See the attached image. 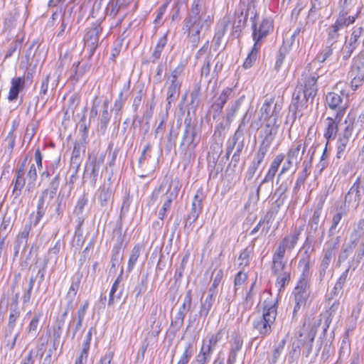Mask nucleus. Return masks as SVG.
<instances>
[{
    "label": "nucleus",
    "instance_id": "obj_5",
    "mask_svg": "<svg viewBox=\"0 0 364 364\" xmlns=\"http://www.w3.org/2000/svg\"><path fill=\"white\" fill-rule=\"evenodd\" d=\"M329 108L336 111V119L341 121L348 105V95L344 91L340 93L329 92L326 97Z\"/></svg>",
    "mask_w": 364,
    "mask_h": 364
},
{
    "label": "nucleus",
    "instance_id": "obj_6",
    "mask_svg": "<svg viewBox=\"0 0 364 364\" xmlns=\"http://www.w3.org/2000/svg\"><path fill=\"white\" fill-rule=\"evenodd\" d=\"M26 160L21 164V167L17 171L16 179L14 185V191H18L19 192L25 186L26 180H27V190L30 192L33 190L36 186V181L37 179V171L35 164L31 165L29 170L26 175V178H24V166Z\"/></svg>",
    "mask_w": 364,
    "mask_h": 364
},
{
    "label": "nucleus",
    "instance_id": "obj_14",
    "mask_svg": "<svg viewBox=\"0 0 364 364\" xmlns=\"http://www.w3.org/2000/svg\"><path fill=\"white\" fill-rule=\"evenodd\" d=\"M345 123L347 125L343 131V136L338 139L337 142L336 155L338 158H341L344 155L346 146L353 133L354 124L353 118H351L348 116V118L346 119Z\"/></svg>",
    "mask_w": 364,
    "mask_h": 364
},
{
    "label": "nucleus",
    "instance_id": "obj_50",
    "mask_svg": "<svg viewBox=\"0 0 364 364\" xmlns=\"http://www.w3.org/2000/svg\"><path fill=\"white\" fill-rule=\"evenodd\" d=\"M242 344H243V341H242V338L238 335H235V336L232 337V338L230 341V350L238 353L241 350V348L242 347Z\"/></svg>",
    "mask_w": 364,
    "mask_h": 364
},
{
    "label": "nucleus",
    "instance_id": "obj_61",
    "mask_svg": "<svg viewBox=\"0 0 364 364\" xmlns=\"http://www.w3.org/2000/svg\"><path fill=\"white\" fill-rule=\"evenodd\" d=\"M50 186V187L48 190V193L50 197L53 198L55 195L59 186V176L58 175L51 181Z\"/></svg>",
    "mask_w": 364,
    "mask_h": 364
},
{
    "label": "nucleus",
    "instance_id": "obj_28",
    "mask_svg": "<svg viewBox=\"0 0 364 364\" xmlns=\"http://www.w3.org/2000/svg\"><path fill=\"white\" fill-rule=\"evenodd\" d=\"M34 283H35V279L32 277L28 280L25 279L23 281V285L24 286V292L22 296L23 307L26 306L30 303L31 297V291L33 288Z\"/></svg>",
    "mask_w": 364,
    "mask_h": 364
},
{
    "label": "nucleus",
    "instance_id": "obj_31",
    "mask_svg": "<svg viewBox=\"0 0 364 364\" xmlns=\"http://www.w3.org/2000/svg\"><path fill=\"white\" fill-rule=\"evenodd\" d=\"M48 194V189L44 190L40 196L37 205V213L34 225H36L42 217L45 215L46 208L44 207L45 199Z\"/></svg>",
    "mask_w": 364,
    "mask_h": 364
},
{
    "label": "nucleus",
    "instance_id": "obj_8",
    "mask_svg": "<svg viewBox=\"0 0 364 364\" xmlns=\"http://www.w3.org/2000/svg\"><path fill=\"white\" fill-rule=\"evenodd\" d=\"M102 31V27L100 24H93L92 26L87 29L85 36V49L87 50L89 55V58H91L98 46L99 34Z\"/></svg>",
    "mask_w": 364,
    "mask_h": 364
},
{
    "label": "nucleus",
    "instance_id": "obj_15",
    "mask_svg": "<svg viewBox=\"0 0 364 364\" xmlns=\"http://www.w3.org/2000/svg\"><path fill=\"white\" fill-rule=\"evenodd\" d=\"M302 228H295L279 242L276 251L285 255L286 250L291 251L297 244Z\"/></svg>",
    "mask_w": 364,
    "mask_h": 364
},
{
    "label": "nucleus",
    "instance_id": "obj_42",
    "mask_svg": "<svg viewBox=\"0 0 364 364\" xmlns=\"http://www.w3.org/2000/svg\"><path fill=\"white\" fill-rule=\"evenodd\" d=\"M140 253H141L140 246L135 245L132 250V252H131V255L129 256V259L128 261L127 269H128L129 272H131L133 269V268L140 255Z\"/></svg>",
    "mask_w": 364,
    "mask_h": 364
},
{
    "label": "nucleus",
    "instance_id": "obj_17",
    "mask_svg": "<svg viewBox=\"0 0 364 364\" xmlns=\"http://www.w3.org/2000/svg\"><path fill=\"white\" fill-rule=\"evenodd\" d=\"M279 125L277 123H266L259 132L261 142L259 145L270 148L278 132Z\"/></svg>",
    "mask_w": 364,
    "mask_h": 364
},
{
    "label": "nucleus",
    "instance_id": "obj_1",
    "mask_svg": "<svg viewBox=\"0 0 364 364\" xmlns=\"http://www.w3.org/2000/svg\"><path fill=\"white\" fill-rule=\"evenodd\" d=\"M318 77L316 75L303 74L299 81L292 97L291 105L296 111H300L306 107L309 100L312 101L317 92L316 85Z\"/></svg>",
    "mask_w": 364,
    "mask_h": 364
},
{
    "label": "nucleus",
    "instance_id": "obj_43",
    "mask_svg": "<svg viewBox=\"0 0 364 364\" xmlns=\"http://www.w3.org/2000/svg\"><path fill=\"white\" fill-rule=\"evenodd\" d=\"M200 24H186V30L188 31V35L191 38V41L193 43L198 42L199 39V34L200 32Z\"/></svg>",
    "mask_w": 364,
    "mask_h": 364
},
{
    "label": "nucleus",
    "instance_id": "obj_4",
    "mask_svg": "<svg viewBox=\"0 0 364 364\" xmlns=\"http://www.w3.org/2000/svg\"><path fill=\"white\" fill-rule=\"evenodd\" d=\"M252 38L255 43L244 62L243 66L246 69L250 68L252 65L253 62L256 60L260 48L259 42L268 35L272 27L271 24H252Z\"/></svg>",
    "mask_w": 364,
    "mask_h": 364
},
{
    "label": "nucleus",
    "instance_id": "obj_32",
    "mask_svg": "<svg viewBox=\"0 0 364 364\" xmlns=\"http://www.w3.org/2000/svg\"><path fill=\"white\" fill-rule=\"evenodd\" d=\"M257 14L255 11L254 8L248 7L245 11H240V14H237V23H247L248 18L251 23H255L256 21Z\"/></svg>",
    "mask_w": 364,
    "mask_h": 364
},
{
    "label": "nucleus",
    "instance_id": "obj_29",
    "mask_svg": "<svg viewBox=\"0 0 364 364\" xmlns=\"http://www.w3.org/2000/svg\"><path fill=\"white\" fill-rule=\"evenodd\" d=\"M109 101L106 100L103 102V110L100 116V125L102 130H105L111 118V112L109 111Z\"/></svg>",
    "mask_w": 364,
    "mask_h": 364
},
{
    "label": "nucleus",
    "instance_id": "obj_27",
    "mask_svg": "<svg viewBox=\"0 0 364 364\" xmlns=\"http://www.w3.org/2000/svg\"><path fill=\"white\" fill-rule=\"evenodd\" d=\"M102 162V159L97 161L96 159H94L86 166L85 173L86 174H90L92 182L94 183H96L100 168Z\"/></svg>",
    "mask_w": 364,
    "mask_h": 364
},
{
    "label": "nucleus",
    "instance_id": "obj_36",
    "mask_svg": "<svg viewBox=\"0 0 364 364\" xmlns=\"http://www.w3.org/2000/svg\"><path fill=\"white\" fill-rule=\"evenodd\" d=\"M222 338L223 333L222 331L220 330L215 333L208 334L207 337L203 340V342L208 346L210 347L213 350H214L215 347L218 345Z\"/></svg>",
    "mask_w": 364,
    "mask_h": 364
},
{
    "label": "nucleus",
    "instance_id": "obj_18",
    "mask_svg": "<svg viewBox=\"0 0 364 364\" xmlns=\"http://www.w3.org/2000/svg\"><path fill=\"white\" fill-rule=\"evenodd\" d=\"M298 267L301 269V273L297 282L298 285L309 287L310 271V255L306 251L299 261Z\"/></svg>",
    "mask_w": 364,
    "mask_h": 364
},
{
    "label": "nucleus",
    "instance_id": "obj_21",
    "mask_svg": "<svg viewBox=\"0 0 364 364\" xmlns=\"http://www.w3.org/2000/svg\"><path fill=\"white\" fill-rule=\"evenodd\" d=\"M198 143L196 128L191 124H188L184 132L181 146L185 147L187 151H192L195 149Z\"/></svg>",
    "mask_w": 364,
    "mask_h": 364
},
{
    "label": "nucleus",
    "instance_id": "obj_62",
    "mask_svg": "<svg viewBox=\"0 0 364 364\" xmlns=\"http://www.w3.org/2000/svg\"><path fill=\"white\" fill-rule=\"evenodd\" d=\"M87 203V198L85 196H82L78 199L75 209V211L77 215L81 214L83 212V209Z\"/></svg>",
    "mask_w": 364,
    "mask_h": 364
},
{
    "label": "nucleus",
    "instance_id": "obj_19",
    "mask_svg": "<svg viewBox=\"0 0 364 364\" xmlns=\"http://www.w3.org/2000/svg\"><path fill=\"white\" fill-rule=\"evenodd\" d=\"M203 199V191L202 189H198L193 197L191 208L187 217V220L190 222V224L196 222L199 215L200 214L202 210Z\"/></svg>",
    "mask_w": 364,
    "mask_h": 364
},
{
    "label": "nucleus",
    "instance_id": "obj_48",
    "mask_svg": "<svg viewBox=\"0 0 364 364\" xmlns=\"http://www.w3.org/2000/svg\"><path fill=\"white\" fill-rule=\"evenodd\" d=\"M184 70V66L182 64L178 65L171 73L168 79V82H181L179 77L181 75Z\"/></svg>",
    "mask_w": 364,
    "mask_h": 364
},
{
    "label": "nucleus",
    "instance_id": "obj_44",
    "mask_svg": "<svg viewBox=\"0 0 364 364\" xmlns=\"http://www.w3.org/2000/svg\"><path fill=\"white\" fill-rule=\"evenodd\" d=\"M166 190L167 188H166V186L164 184H161L157 188L154 189L151 196L152 203H155L159 200L162 201L166 195Z\"/></svg>",
    "mask_w": 364,
    "mask_h": 364
},
{
    "label": "nucleus",
    "instance_id": "obj_57",
    "mask_svg": "<svg viewBox=\"0 0 364 364\" xmlns=\"http://www.w3.org/2000/svg\"><path fill=\"white\" fill-rule=\"evenodd\" d=\"M82 322L77 321L76 317H73L69 323V328L73 331V338L75 337L77 332L81 328Z\"/></svg>",
    "mask_w": 364,
    "mask_h": 364
},
{
    "label": "nucleus",
    "instance_id": "obj_40",
    "mask_svg": "<svg viewBox=\"0 0 364 364\" xmlns=\"http://www.w3.org/2000/svg\"><path fill=\"white\" fill-rule=\"evenodd\" d=\"M350 268V265L349 264L348 268L340 275L332 291L333 294H338L342 290L346 282Z\"/></svg>",
    "mask_w": 364,
    "mask_h": 364
},
{
    "label": "nucleus",
    "instance_id": "obj_46",
    "mask_svg": "<svg viewBox=\"0 0 364 364\" xmlns=\"http://www.w3.org/2000/svg\"><path fill=\"white\" fill-rule=\"evenodd\" d=\"M309 173V165L306 161H304V168L302 171L299 173L296 181V188H299L301 185L304 184Z\"/></svg>",
    "mask_w": 364,
    "mask_h": 364
},
{
    "label": "nucleus",
    "instance_id": "obj_38",
    "mask_svg": "<svg viewBox=\"0 0 364 364\" xmlns=\"http://www.w3.org/2000/svg\"><path fill=\"white\" fill-rule=\"evenodd\" d=\"M81 280V276L80 274H75L73 279L72 284L68 290L67 297L69 299L70 302H72L77 294L79 289L80 283Z\"/></svg>",
    "mask_w": 364,
    "mask_h": 364
},
{
    "label": "nucleus",
    "instance_id": "obj_7",
    "mask_svg": "<svg viewBox=\"0 0 364 364\" xmlns=\"http://www.w3.org/2000/svg\"><path fill=\"white\" fill-rule=\"evenodd\" d=\"M282 108L280 101L274 102V99H267L264 102L261 109V117L266 123H277V120Z\"/></svg>",
    "mask_w": 364,
    "mask_h": 364
},
{
    "label": "nucleus",
    "instance_id": "obj_13",
    "mask_svg": "<svg viewBox=\"0 0 364 364\" xmlns=\"http://www.w3.org/2000/svg\"><path fill=\"white\" fill-rule=\"evenodd\" d=\"M308 140H297L294 141L287 154V158L293 161L295 165L300 163L308 146Z\"/></svg>",
    "mask_w": 364,
    "mask_h": 364
},
{
    "label": "nucleus",
    "instance_id": "obj_60",
    "mask_svg": "<svg viewBox=\"0 0 364 364\" xmlns=\"http://www.w3.org/2000/svg\"><path fill=\"white\" fill-rule=\"evenodd\" d=\"M342 217H343V213H340V212L337 213L336 214H335L333 215V219H332V224L329 229V232L331 235H333L335 233V230L337 228L338 225L341 222Z\"/></svg>",
    "mask_w": 364,
    "mask_h": 364
},
{
    "label": "nucleus",
    "instance_id": "obj_58",
    "mask_svg": "<svg viewBox=\"0 0 364 364\" xmlns=\"http://www.w3.org/2000/svg\"><path fill=\"white\" fill-rule=\"evenodd\" d=\"M16 138V134H13V132H9L8 135L6 136L4 141L6 143V149L10 152L12 151L14 146H15V141Z\"/></svg>",
    "mask_w": 364,
    "mask_h": 364
},
{
    "label": "nucleus",
    "instance_id": "obj_22",
    "mask_svg": "<svg viewBox=\"0 0 364 364\" xmlns=\"http://www.w3.org/2000/svg\"><path fill=\"white\" fill-rule=\"evenodd\" d=\"M363 28L359 26H355L353 28V31L350 36V39L346 43L344 48L343 53L344 57L348 58L350 56L353 50L358 46V39L361 35Z\"/></svg>",
    "mask_w": 364,
    "mask_h": 364
},
{
    "label": "nucleus",
    "instance_id": "obj_20",
    "mask_svg": "<svg viewBox=\"0 0 364 364\" xmlns=\"http://www.w3.org/2000/svg\"><path fill=\"white\" fill-rule=\"evenodd\" d=\"M284 157H285L284 154H279L274 157V159H273V161H272V163L270 164V166L269 168V170H268L266 176H264V178L262 181L260 185L257 188V195H259V193L262 185L273 181L274 178L276 173H277L282 162L284 159Z\"/></svg>",
    "mask_w": 364,
    "mask_h": 364
},
{
    "label": "nucleus",
    "instance_id": "obj_52",
    "mask_svg": "<svg viewBox=\"0 0 364 364\" xmlns=\"http://www.w3.org/2000/svg\"><path fill=\"white\" fill-rule=\"evenodd\" d=\"M124 100L123 99V92L119 94L118 98L115 100L113 106V110L115 113L116 117H120V112L124 106Z\"/></svg>",
    "mask_w": 364,
    "mask_h": 364
},
{
    "label": "nucleus",
    "instance_id": "obj_26",
    "mask_svg": "<svg viewBox=\"0 0 364 364\" xmlns=\"http://www.w3.org/2000/svg\"><path fill=\"white\" fill-rule=\"evenodd\" d=\"M326 121L327 127L324 133V137L327 141H330L335 139L338 132V124L340 122V121L336 119V116H334V117H327Z\"/></svg>",
    "mask_w": 364,
    "mask_h": 364
},
{
    "label": "nucleus",
    "instance_id": "obj_49",
    "mask_svg": "<svg viewBox=\"0 0 364 364\" xmlns=\"http://www.w3.org/2000/svg\"><path fill=\"white\" fill-rule=\"evenodd\" d=\"M286 341L285 340H282L279 344L274 348L273 353H272V358L271 361V364H276L277 362L278 358L280 357L282 352L284 348Z\"/></svg>",
    "mask_w": 364,
    "mask_h": 364
},
{
    "label": "nucleus",
    "instance_id": "obj_24",
    "mask_svg": "<svg viewBox=\"0 0 364 364\" xmlns=\"http://www.w3.org/2000/svg\"><path fill=\"white\" fill-rule=\"evenodd\" d=\"M233 97V90L230 87L225 88L220 96L216 99L213 107L217 112H221L227 101Z\"/></svg>",
    "mask_w": 364,
    "mask_h": 364
},
{
    "label": "nucleus",
    "instance_id": "obj_3",
    "mask_svg": "<svg viewBox=\"0 0 364 364\" xmlns=\"http://www.w3.org/2000/svg\"><path fill=\"white\" fill-rule=\"evenodd\" d=\"M284 254L275 250L272 257V273L277 277L276 286L281 291L290 281V272L284 260Z\"/></svg>",
    "mask_w": 364,
    "mask_h": 364
},
{
    "label": "nucleus",
    "instance_id": "obj_41",
    "mask_svg": "<svg viewBox=\"0 0 364 364\" xmlns=\"http://www.w3.org/2000/svg\"><path fill=\"white\" fill-rule=\"evenodd\" d=\"M21 311L19 309L14 308L9 309V316L8 320V328L9 330H13L16 326V322L19 318Z\"/></svg>",
    "mask_w": 364,
    "mask_h": 364
},
{
    "label": "nucleus",
    "instance_id": "obj_45",
    "mask_svg": "<svg viewBox=\"0 0 364 364\" xmlns=\"http://www.w3.org/2000/svg\"><path fill=\"white\" fill-rule=\"evenodd\" d=\"M244 96L239 98L237 100H236L233 104L231 105V106L227 109V119L228 121H232L234 118L235 113L240 108L242 102L243 100Z\"/></svg>",
    "mask_w": 364,
    "mask_h": 364
},
{
    "label": "nucleus",
    "instance_id": "obj_34",
    "mask_svg": "<svg viewBox=\"0 0 364 364\" xmlns=\"http://www.w3.org/2000/svg\"><path fill=\"white\" fill-rule=\"evenodd\" d=\"M121 281H122V277L120 276H119L112 284V287L110 292H109V301H108L109 306H112L114 303L115 299H119L122 296V290H120L119 292L117 293Z\"/></svg>",
    "mask_w": 364,
    "mask_h": 364
},
{
    "label": "nucleus",
    "instance_id": "obj_37",
    "mask_svg": "<svg viewBox=\"0 0 364 364\" xmlns=\"http://www.w3.org/2000/svg\"><path fill=\"white\" fill-rule=\"evenodd\" d=\"M252 252V248L246 247L240 252L238 257V267L240 269H244L245 267L250 264Z\"/></svg>",
    "mask_w": 364,
    "mask_h": 364
},
{
    "label": "nucleus",
    "instance_id": "obj_55",
    "mask_svg": "<svg viewBox=\"0 0 364 364\" xmlns=\"http://www.w3.org/2000/svg\"><path fill=\"white\" fill-rule=\"evenodd\" d=\"M364 80V73H359L355 75L351 80L350 85L353 90H356L359 87Z\"/></svg>",
    "mask_w": 364,
    "mask_h": 364
},
{
    "label": "nucleus",
    "instance_id": "obj_35",
    "mask_svg": "<svg viewBox=\"0 0 364 364\" xmlns=\"http://www.w3.org/2000/svg\"><path fill=\"white\" fill-rule=\"evenodd\" d=\"M167 43L166 34L164 35L161 38H159L158 43L156 44L154 50L150 57V61L152 63H155L156 60H158L161 55V52L164 50L166 44Z\"/></svg>",
    "mask_w": 364,
    "mask_h": 364
},
{
    "label": "nucleus",
    "instance_id": "obj_56",
    "mask_svg": "<svg viewBox=\"0 0 364 364\" xmlns=\"http://www.w3.org/2000/svg\"><path fill=\"white\" fill-rule=\"evenodd\" d=\"M247 279V273L243 272V269H240L239 272L235 275L234 284L235 287H240L243 284Z\"/></svg>",
    "mask_w": 364,
    "mask_h": 364
},
{
    "label": "nucleus",
    "instance_id": "obj_54",
    "mask_svg": "<svg viewBox=\"0 0 364 364\" xmlns=\"http://www.w3.org/2000/svg\"><path fill=\"white\" fill-rule=\"evenodd\" d=\"M31 225H26L23 229V230L19 233L18 237V242L19 244L26 245L28 237L29 232L31 231Z\"/></svg>",
    "mask_w": 364,
    "mask_h": 364
},
{
    "label": "nucleus",
    "instance_id": "obj_11",
    "mask_svg": "<svg viewBox=\"0 0 364 364\" xmlns=\"http://www.w3.org/2000/svg\"><path fill=\"white\" fill-rule=\"evenodd\" d=\"M336 247V242L328 243L323 250L322 257L318 269V274L321 280H322L325 277L331 261L335 257Z\"/></svg>",
    "mask_w": 364,
    "mask_h": 364
},
{
    "label": "nucleus",
    "instance_id": "obj_53",
    "mask_svg": "<svg viewBox=\"0 0 364 364\" xmlns=\"http://www.w3.org/2000/svg\"><path fill=\"white\" fill-rule=\"evenodd\" d=\"M192 345L191 343L187 344L186 346L183 353L181 355V358L178 361L177 364H187L192 355L191 352Z\"/></svg>",
    "mask_w": 364,
    "mask_h": 364
},
{
    "label": "nucleus",
    "instance_id": "obj_9",
    "mask_svg": "<svg viewBox=\"0 0 364 364\" xmlns=\"http://www.w3.org/2000/svg\"><path fill=\"white\" fill-rule=\"evenodd\" d=\"M189 23H208L210 16L206 14L203 0H193L188 14Z\"/></svg>",
    "mask_w": 364,
    "mask_h": 364
},
{
    "label": "nucleus",
    "instance_id": "obj_30",
    "mask_svg": "<svg viewBox=\"0 0 364 364\" xmlns=\"http://www.w3.org/2000/svg\"><path fill=\"white\" fill-rule=\"evenodd\" d=\"M215 301L214 292L208 294L204 301H201L200 308V316L205 318L208 316Z\"/></svg>",
    "mask_w": 364,
    "mask_h": 364
},
{
    "label": "nucleus",
    "instance_id": "obj_63",
    "mask_svg": "<svg viewBox=\"0 0 364 364\" xmlns=\"http://www.w3.org/2000/svg\"><path fill=\"white\" fill-rule=\"evenodd\" d=\"M119 5L115 0H111L107 7V12L110 15H116L121 8H118Z\"/></svg>",
    "mask_w": 364,
    "mask_h": 364
},
{
    "label": "nucleus",
    "instance_id": "obj_64",
    "mask_svg": "<svg viewBox=\"0 0 364 364\" xmlns=\"http://www.w3.org/2000/svg\"><path fill=\"white\" fill-rule=\"evenodd\" d=\"M38 355V353H35L33 350H31L23 358L21 364H34L35 357Z\"/></svg>",
    "mask_w": 364,
    "mask_h": 364
},
{
    "label": "nucleus",
    "instance_id": "obj_12",
    "mask_svg": "<svg viewBox=\"0 0 364 364\" xmlns=\"http://www.w3.org/2000/svg\"><path fill=\"white\" fill-rule=\"evenodd\" d=\"M309 287L298 285L295 287L293 291L294 300L293 302V317H295L301 309L304 308L309 296L308 291Z\"/></svg>",
    "mask_w": 364,
    "mask_h": 364
},
{
    "label": "nucleus",
    "instance_id": "obj_25",
    "mask_svg": "<svg viewBox=\"0 0 364 364\" xmlns=\"http://www.w3.org/2000/svg\"><path fill=\"white\" fill-rule=\"evenodd\" d=\"M168 85L167 89V108L170 107V105L172 102L176 100L179 95L180 89L181 86V82H166Z\"/></svg>",
    "mask_w": 364,
    "mask_h": 364
},
{
    "label": "nucleus",
    "instance_id": "obj_59",
    "mask_svg": "<svg viewBox=\"0 0 364 364\" xmlns=\"http://www.w3.org/2000/svg\"><path fill=\"white\" fill-rule=\"evenodd\" d=\"M333 53V48L331 46L326 47L317 56L316 59L320 63H323Z\"/></svg>",
    "mask_w": 364,
    "mask_h": 364
},
{
    "label": "nucleus",
    "instance_id": "obj_2",
    "mask_svg": "<svg viewBox=\"0 0 364 364\" xmlns=\"http://www.w3.org/2000/svg\"><path fill=\"white\" fill-rule=\"evenodd\" d=\"M262 316L256 318L252 321V328L258 333L261 338L269 335L277 314V301L274 300L267 304L264 301Z\"/></svg>",
    "mask_w": 364,
    "mask_h": 364
},
{
    "label": "nucleus",
    "instance_id": "obj_47",
    "mask_svg": "<svg viewBox=\"0 0 364 364\" xmlns=\"http://www.w3.org/2000/svg\"><path fill=\"white\" fill-rule=\"evenodd\" d=\"M269 149V148L268 147L259 145L258 151L256 153L254 161L252 162L259 166Z\"/></svg>",
    "mask_w": 364,
    "mask_h": 364
},
{
    "label": "nucleus",
    "instance_id": "obj_10",
    "mask_svg": "<svg viewBox=\"0 0 364 364\" xmlns=\"http://www.w3.org/2000/svg\"><path fill=\"white\" fill-rule=\"evenodd\" d=\"M179 191V181L173 180L166 191V195L162 200L163 205L159 211V218L163 220L166 215V211L169 210L172 201L177 197Z\"/></svg>",
    "mask_w": 364,
    "mask_h": 364
},
{
    "label": "nucleus",
    "instance_id": "obj_39",
    "mask_svg": "<svg viewBox=\"0 0 364 364\" xmlns=\"http://www.w3.org/2000/svg\"><path fill=\"white\" fill-rule=\"evenodd\" d=\"M323 204V201H321L319 203L318 207L314 211L313 215L309 222L311 229L314 230V231H316L318 227Z\"/></svg>",
    "mask_w": 364,
    "mask_h": 364
},
{
    "label": "nucleus",
    "instance_id": "obj_51",
    "mask_svg": "<svg viewBox=\"0 0 364 364\" xmlns=\"http://www.w3.org/2000/svg\"><path fill=\"white\" fill-rule=\"evenodd\" d=\"M355 246V242L354 241L351 245H348L345 248H343V250H342V252L340 253V255L338 256V262L341 263V262H345L347 259V258L348 257V256L350 255V254L352 252Z\"/></svg>",
    "mask_w": 364,
    "mask_h": 364
},
{
    "label": "nucleus",
    "instance_id": "obj_16",
    "mask_svg": "<svg viewBox=\"0 0 364 364\" xmlns=\"http://www.w3.org/2000/svg\"><path fill=\"white\" fill-rule=\"evenodd\" d=\"M361 188L360 178L358 177L345 196L346 205L352 207L354 209L358 208L361 200Z\"/></svg>",
    "mask_w": 364,
    "mask_h": 364
},
{
    "label": "nucleus",
    "instance_id": "obj_23",
    "mask_svg": "<svg viewBox=\"0 0 364 364\" xmlns=\"http://www.w3.org/2000/svg\"><path fill=\"white\" fill-rule=\"evenodd\" d=\"M25 86V78L23 77H14L11 79V87L9 90L8 100L14 101L18 98V93Z\"/></svg>",
    "mask_w": 364,
    "mask_h": 364
},
{
    "label": "nucleus",
    "instance_id": "obj_33",
    "mask_svg": "<svg viewBox=\"0 0 364 364\" xmlns=\"http://www.w3.org/2000/svg\"><path fill=\"white\" fill-rule=\"evenodd\" d=\"M42 316L43 312L41 311L36 314L34 316V317L31 319L26 329V333L28 336H31L32 338H35L36 336L39 321Z\"/></svg>",
    "mask_w": 364,
    "mask_h": 364
}]
</instances>
